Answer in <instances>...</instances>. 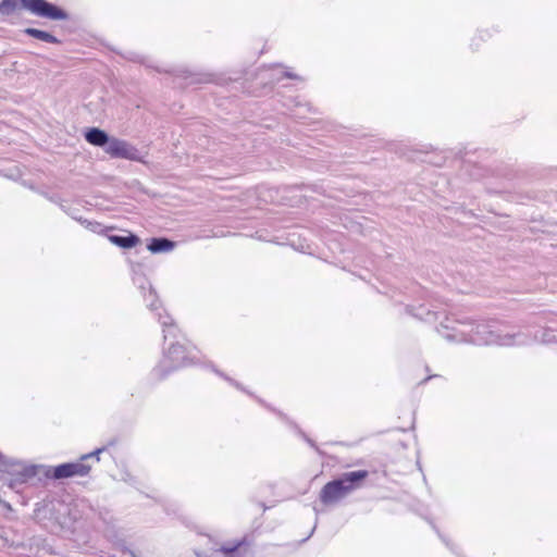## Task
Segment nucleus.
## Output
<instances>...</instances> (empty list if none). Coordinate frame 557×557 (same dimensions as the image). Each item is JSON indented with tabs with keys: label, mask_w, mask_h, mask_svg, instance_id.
<instances>
[{
	"label": "nucleus",
	"mask_w": 557,
	"mask_h": 557,
	"mask_svg": "<svg viewBox=\"0 0 557 557\" xmlns=\"http://www.w3.org/2000/svg\"><path fill=\"white\" fill-rule=\"evenodd\" d=\"M197 554V557H202L199 553H196Z\"/></svg>",
	"instance_id": "22"
},
{
	"label": "nucleus",
	"mask_w": 557,
	"mask_h": 557,
	"mask_svg": "<svg viewBox=\"0 0 557 557\" xmlns=\"http://www.w3.org/2000/svg\"><path fill=\"white\" fill-rule=\"evenodd\" d=\"M77 222H79L82 225H84L86 228L92 231V232H99L101 231V224L95 221H89L87 219H83L82 216L77 219Z\"/></svg>",
	"instance_id": "14"
},
{
	"label": "nucleus",
	"mask_w": 557,
	"mask_h": 557,
	"mask_svg": "<svg viewBox=\"0 0 557 557\" xmlns=\"http://www.w3.org/2000/svg\"><path fill=\"white\" fill-rule=\"evenodd\" d=\"M283 77H285V78H292V79H299V76H298V75H296V74H294V73H292V72H289V71H285V72L283 73Z\"/></svg>",
	"instance_id": "19"
},
{
	"label": "nucleus",
	"mask_w": 557,
	"mask_h": 557,
	"mask_svg": "<svg viewBox=\"0 0 557 557\" xmlns=\"http://www.w3.org/2000/svg\"><path fill=\"white\" fill-rule=\"evenodd\" d=\"M104 448H97L96 450L83 455L79 460L75 462H66L50 468L46 474L55 480L67 479L72 476H85L89 473L91 466L87 463L89 459H94L98 462L100 460L99 455Z\"/></svg>",
	"instance_id": "6"
},
{
	"label": "nucleus",
	"mask_w": 557,
	"mask_h": 557,
	"mask_svg": "<svg viewBox=\"0 0 557 557\" xmlns=\"http://www.w3.org/2000/svg\"><path fill=\"white\" fill-rule=\"evenodd\" d=\"M28 11L30 14L50 21H66L70 14L60 5L48 0H2L0 2V15L9 16L17 8Z\"/></svg>",
	"instance_id": "3"
},
{
	"label": "nucleus",
	"mask_w": 557,
	"mask_h": 557,
	"mask_svg": "<svg viewBox=\"0 0 557 557\" xmlns=\"http://www.w3.org/2000/svg\"><path fill=\"white\" fill-rule=\"evenodd\" d=\"M176 243L166 237H152L147 243V249L152 253L168 252L174 249Z\"/></svg>",
	"instance_id": "9"
},
{
	"label": "nucleus",
	"mask_w": 557,
	"mask_h": 557,
	"mask_svg": "<svg viewBox=\"0 0 557 557\" xmlns=\"http://www.w3.org/2000/svg\"><path fill=\"white\" fill-rule=\"evenodd\" d=\"M213 371H214L216 374L221 375L224 380H226L227 382H230L231 384H233L236 388L242 389V391H245V389L243 388V386H242L238 382H236V381L232 380L231 377H228V376L224 375L223 373L219 372V371H218L216 369H214V368H213Z\"/></svg>",
	"instance_id": "16"
},
{
	"label": "nucleus",
	"mask_w": 557,
	"mask_h": 557,
	"mask_svg": "<svg viewBox=\"0 0 557 557\" xmlns=\"http://www.w3.org/2000/svg\"><path fill=\"white\" fill-rule=\"evenodd\" d=\"M368 474L366 470L351 471L344 473L339 479L326 483L320 493L321 502L325 505L337 503L359 487Z\"/></svg>",
	"instance_id": "4"
},
{
	"label": "nucleus",
	"mask_w": 557,
	"mask_h": 557,
	"mask_svg": "<svg viewBox=\"0 0 557 557\" xmlns=\"http://www.w3.org/2000/svg\"><path fill=\"white\" fill-rule=\"evenodd\" d=\"M24 34H26L27 36L33 37L35 39L48 42V44H55V45L61 44V40L59 38H57L51 33L42 30V29L28 27V28L24 29Z\"/></svg>",
	"instance_id": "12"
},
{
	"label": "nucleus",
	"mask_w": 557,
	"mask_h": 557,
	"mask_svg": "<svg viewBox=\"0 0 557 557\" xmlns=\"http://www.w3.org/2000/svg\"><path fill=\"white\" fill-rule=\"evenodd\" d=\"M63 210L74 220L77 221V219H79L81 216L76 215V211L77 210H71V209H65L63 208Z\"/></svg>",
	"instance_id": "18"
},
{
	"label": "nucleus",
	"mask_w": 557,
	"mask_h": 557,
	"mask_svg": "<svg viewBox=\"0 0 557 557\" xmlns=\"http://www.w3.org/2000/svg\"><path fill=\"white\" fill-rule=\"evenodd\" d=\"M541 342L544 344L557 343L556 335L553 331H541Z\"/></svg>",
	"instance_id": "15"
},
{
	"label": "nucleus",
	"mask_w": 557,
	"mask_h": 557,
	"mask_svg": "<svg viewBox=\"0 0 557 557\" xmlns=\"http://www.w3.org/2000/svg\"><path fill=\"white\" fill-rule=\"evenodd\" d=\"M441 314H442L441 312L432 311L424 305L419 306L416 309V312L413 313V315L416 318H418L419 320H422L424 322H428V323L436 322L440 319Z\"/></svg>",
	"instance_id": "13"
},
{
	"label": "nucleus",
	"mask_w": 557,
	"mask_h": 557,
	"mask_svg": "<svg viewBox=\"0 0 557 557\" xmlns=\"http://www.w3.org/2000/svg\"><path fill=\"white\" fill-rule=\"evenodd\" d=\"M144 301L163 326V338L166 348H186L187 339L181 334L173 319L166 313L156 289L151 286L144 293Z\"/></svg>",
	"instance_id": "2"
},
{
	"label": "nucleus",
	"mask_w": 557,
	"mask_h": 557,
	"mask_svg": "<svg viewBox=\"0 0 557 557\" xmlns=\"http://www.w3.org/2000/svg\"><path fill=\"white\" fill-rule=\"evenodd\" d=\"M127 260H128V262H129L131 271H132V273H133V281L135 282V275H136V273H137V271H136V265H137V264H136L134 261H132L131 259H127Z\"/></svg>",
	"instance_id": "20"
},
{
	"label": "nucleus",
	"mask_w": 557,
	"mask_h": 557,
	"mask_svg": "<svg viewBox=\"0 0 557 557\" xmlns=\"http://www.w3.org/2000/svg\"><path fill=\"white\" fill-rule=\"evenodd\" d=\"M103 148H104V151L107 153H109L111 157H114V158L127 157L128 145L123 140L109 137L108 144H106V146Z\"/></svg>",
	"instance_id": "11"
},
{
	"label": "nucleus",
	"mask_w": 557,
	"mask_h": 557,
	"mask_svg": "<svg viewBox=\"0 0 557 557\" xmlns=\"http://www.w3.org/2000/svg\"><path fill=\"white\" fill-rule=\"evenodd\" d=\"M239 546V543L232 545V546H222L219 550L222 552L224 555L234 553L237 547Z\"/></svg>",
	"instance_id": "17"
},
{
	"label": "nucleus",
	"mask_w": 557,
	"mask_h": 557,
	"mask_svg": "<svg viewBox=\"0 0 557 557\" xmlns=\"http://www.w3.org/2000/svg\"><path fill=\"white\" fill-rule=\"evenodd\" d=\"M0 471L8 475V485L20 492L37 475L38 467L15 458H7L0 453Z\"/></svg>",
	"instance_id": "5"
},
{
	"label": "nucleus",
	"mask_w": 557,
	"mask_h": 557,
	"mask_svg": "<svg viewBox=\"0 0 557 557\" xmlns=\"http://www.w3.org/2000/svg\"><path fill=\"white\" fill-rule=\"evenodd\" d=\"M108 239L113 245L124 248V249H129V248L136 247V245L139 243V237L133 233L108 234Z\"/></svg>",
	"instance_id": "8"
},
{
	"label": "nucleus",
	"mask_w": 557,
	"mask_h": 557,
	"mask_svg": "<svg viewBox=\"0 0 557 557\" xmlns=\"http://www.w3.org/2000/svg\"><path fill=\"white\" fill-rule=\"evenodd\" d=\"M440 335L450 343L472 344L476 346H515L530 345L529 335L522 332L502 333L493 329L486 322H474L468 319H459L455 314H445L436 327Z\"/></svg>",
	"instance_id": "1"
},
{
	"label": "nucleus",
	"mask_w": 557,
	"mask_h": 557,
	"mask_svg": "<svg viewBox=\"0 0 557 557\" xmlns=\"http://www.w3.org/2000/svg\"><path fill=\"white\" fill-rule=\"evenodd\" d=\"M187 352V350H166L158 366V371L165 375L174 370L195 364L194 358L188 357Z\"/></svg>",
	"instance_id": "7"
},
{
	"label": "nucleus",
	"mask_w": 557,
	"mask_h": 557,
	"mask_svg": "<svg viewBox=\"0 0 557 557\" xmlns=\"http://www.w3.org/2000/svg\"><path fill=\"white\" fill-rule=\"evenodd\" d=\"M84 137L88 144L101 148H103L109 140L108 133L98 127L87 128L84 134Z\"/></svg>",
	"instance_id": "10"
},
{
	"label": "nucleus",
	"mask_w": 557,
	"mask_h": 557,
	"mask_svg": "<svg viewBox=\"0 0 557 557\" xmlns=\"http://www.w3.org/2000/svg\"><path fill=\"white\" fill-rule=\"evenodd\" d=\"M191 82L200 83V82H201V79H198V78H197V79H194V78H193V79H191Z\"/></svg>",
	"instance_id": "21"
}]
</instances>
